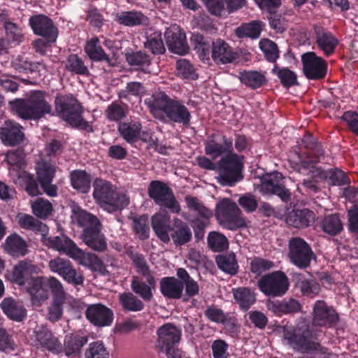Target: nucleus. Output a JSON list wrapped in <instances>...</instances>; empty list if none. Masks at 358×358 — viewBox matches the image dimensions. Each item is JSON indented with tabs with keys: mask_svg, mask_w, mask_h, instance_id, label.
Here are the masks:
<instances>
[{
	"mask_svg": "<svg viewBox=\"0 0 358 358\" xmlns=\"http://www.w3.org/2000/svg\"><path fill=\"white\" fill-rule=\"evenodd\" d=\"M215 262L222 271L230 275H236L238 272L239 266L234 252L217 255Z\"/></svg>",
	"mask_w": 358,
	"mask_h": 358,
	"instance_id": "obj_43",
	"label": "nucleus"
},
{
	"mask_svg": "<svg viewBox=\"0 0 358 358\" xmlns=\"http://www.w3.org/2000/svg\"><path fill=\"white\" fill-rule=\"evenodd\" d=\"M257 189L263 196L275 195L286 203L291 200L290 190L273 175L266 174L262 177Z\"/></svg>",
	"mask_w": 358,
	"mask_h": 358,
	"instance_id": "obj_17",
	"label": "nucleus"
},
{
	"mask_svg": "<svg viewBox=\"0 0 358 358\" xmlns=\"http://www.w3.org/2000/svg\"><path fill=\"white\" fill-rule=\"evenodd\" d=\"M303 72L308 80H320L327 73V62L315 52H308L302 55Z\"/></svg>",
	"mask_w": 358,
	"mask_h": 358,
	"instance_id": "obj_16",
	"label": "nucleus"
},
{
	"mask_svg": "<svg viewBox=\"0 0 358 358\" xmlns=\"http://www.w3.org/2000/svg\"><path fill=\"white\" fill-rule=\"evenodd\" d=\"M65 69L76 75L88 76L90 74L83 59L76 54H71L67 57Z\"/></svg>",
	"mask_w": 358,
	"mask_h": 358,
	"instance_id": "obj_53",
	"label": "nucleus"
},
{
	"mask_svg": "<svg viewBox=\"0 0 358 358\" xmlns=\"http://www.w3.org/2000/svg\"><path fill=\"white\" fill-rule=\"evenodd\" d=\"M259 290L265 295L281 296L289 289L287 276L281 271H277L262 276L257 282Z\"/></svg>",
	"mask_w": 358,
	"mask_h": 358,
	"instance_id": "obj_11",
	"label": "nucleus"
},
{
	"mask_svg": "<svg viewBox=\"0 0 358 358\" xmlns=\"http://www.w3.org/2000/svg\"><path fill=\"white\" fill-rule=\"evenodd\" d=\"M190 41L194 48L199 52V57L203 60H209L212 49V41L199 33L192 34Z\"/></svg>",
	"mask_w": 358,
	"mask_h": 358,
	"instance_id": "obj_45",
	"label": "nucleus"
},
{
	"mask_svg": "<svg viewBox=\"0 0 358 358\" xmlns=\"http://www.w3.org/2000/svg\"><path fill=\"white\" fill-rule=\"evenodd\" d=\"M85 358H109V352L102 341H94L85 350Z\"/></svg>",
	"mask_w": 358,
	"mask_h": 358,
	"instance_id": "obj_61",
	"label": "nucleus"
},
{
	"mask_svg": "<svg viewBox=\"0 0 358 358\" xmlns=\"http://www.w3.org/2000/svg\"><path fill=\"white\" fill-rule=\"evenodd\" d=\"M310 38L326 57H330L336 52L339 40L328 28L315 24L309 32Z\"/></svg>",
	"mask_w": 358,
	"mask_h": 358,
	"instance_id": "obj_13",
	"label": "nucleus"
},
{
	"mask_svg": "<svg viewBox=\"0 0 358 358\" xmlns=\"http://www.w3.org/2000/svg\"><path fill=\"white\" fill-rule=\"evenodd\" d=\"M119 302L125 312H138L145 308L144 303L131 292L120 294Z\"/></svg>",
	"mask_w": 358,
	"mask_h": 358,
	"instance_id": "obj_49",
	"label": "nucleus"
},
{
	"mask_svg": "<svg viewBox=\"0 0 358 358\" xmlns=\"http://www.w3.org/2000/svg\"><path fill=\"white\" fill-rule=\"evenodd\" d=\"M55 108L57 115L72 127L88 133L94 131L90 123L83 117L84 109L81 103L72 94H57Z\"/></svg>",
	"mask_w": 358,
	"mask_h": 358,
	"instance_id": "obj_4",
	"label": "nucleus"
},
{
	"mask_svg": "<svg viewBox=\"0 0 358 358\" xmlns=\"http://www.w3.org/2000/svg\"><path fill=\"white\" fill-rule=\"evenodd\" d=\"M19 226L25 230L44 234L48 231L47 225L29 214L20 213L16 217Z\"/></svg>",
	"mask_w": 358,
	"mask_h": 358,
	"instance_id": "obj_36",
	"label": "nucleus"
},
{
	"mask_svg": "<svg viewBox=\"0 0 358 358\" xmlns=\"http://www.w3.org/2000/svg\"><path fill=\"white\" fill-rule=\"evenodd\" d=\"M243 158L234 152L221 157L217 162V181L220 185L233 187L243 180Z\"/></svg>",
	"mask_w": 358,
	"mask_h": 358,
	"instance_id": "obj_7",
	"label": "nucleus"
},
{
	"mask_svg": "<svg viewBox=\"0 0 358 358\" xmlns=\"http://www.w3.org/2000/svg\"><path fill=\"white\" fill-rule=\"evenodd\" d=\"M116 21L127 27H135L147 24L148 18L141 12L131 10L118 13L116 15Z\"/></svg>",
	"mask_w": 358,
	"mask_h": 358,
	"instance_id": "obj_40",
	"label": "nucleus"
},
{
	"mask_svg": "<svg viewBox=\"0 0 358 358\" xmlns=\"http://www.w3.org/2000/svg\"><path fill=\"white\" fill-rule=\"evenodd\" d=\"M208 248L213 252H222L228 248L229 242L224 235L217 231H210L207 237Z\"/></svg>",
	"mask_w": 358,
	"mask_h": 358,
	"instance_id": "obj_58",
	"label": "nucleus"
},
{
	"mask_svg": "<svg viewBox=\"0 0 358 358\" xmlns=\"http://www.w3.org/2000/svg\"><path fill=\"white\" fill-rule=\"evenodd\" d=\"M142 125L138 122H120L118 131L120 136L129 143H134L141 138Z\"/></svg>",
	"mask_w": 358,
	"mask_h": 358,
	"instance_id": "obj_39",
	"label": "nucleus"
},
{
	"mask_svg": "<svg viewBox=\"0 0 358 358\" xmlns=\"http://www.w3.org/2000/svg\"><path fill=\"white\" fill-rule=\"evenodd\" d=\"M320 227L326 234L336 236L343 230V223L337 214L325 216L320 222Z\"/></svg>",
	"mask_w": 358,
	"mask_h": 358,
	"instance_id": "obj_51",
	"label": "nucleus"
},
{
	"mask_svg": "<svg viewBox=\"0 0 358 358\" xmlns=\"http://www.w3.org/2000/svg\"><path fill=\"white\" fill-rule=\"evenodd\" d=\"M85 314L89 322L97 327H109L114 319L113 311L100 303L89 305Z\"/></svg>",
	"mask_w": 358,
	"mask_h": 358,
	"instance_id": "obj_20",
	"label": "nucleus"
},
{
	"mask_svg": "<svg viewBox=\"0 0 358 358\" xmlns=\"http://www.w3.org/2000/svg\"><path fill=\"white\" fill-rule=\"evenodd\" d=\"M31 209L37 217L45 219L51 214L52 206L49 201L39 198L31 205Z\"/></svg>",
	"mask_w": 358,
	"mask_h": 358,
	"instance_id": "obj_63",
	"label": "nucleus"
},
{
	"mask_svg": "<svg viewBox=\"0 0 358 358\" xmlns=\"http://www.w3.org/2000/svg\"><path fill=\"white\" fill-rule=\"evenodd\" d=\"M215 216L221 224L230 230L246 226L241 210L230 199H223L216 204Z\"/></svg>",
	"mask_w": 358,
	"mask_h": 358,
	"instance_id": "obj_9",
	"label": "nucleus"
},
{
	"mask_svg": "<svg viewBox=\"0 0 358 358\" xmlns=\"http://www.w3.org/2000/svg\"><path fill=\"white\" fill-rule=\"evenodd\" d=\"M37 266L31 260H21L13 267L11 280L20 285H24L26 279L31 274L37 273Z\"/></svg>",
	"mask_w": 358,
	"mask_h": 358,
	"instance_id": "obj_32",
	"label": "nucleus"
},
{
	"mask_svg": "<svg viewBox=\"0 0 358 358\" xmlns=\"http://www.w3.org/2000/svg\"><path fill=\"white\" fill-rule=\"evenodd\" d=\"M131 227L133 232L141 241L149 238L150 228L148 216L145 214L132 217Z\"/></svg>",
	"mask_w": 358,
	"mask_h": 358,
	"instance_id": "obj_46",
	"label": "nucleus"
},
{
	"mask_svg": "<svg viewBox=\"0 0 358 358\" xmlns=\"http://www.w3.org/2000/svg\"><path fill=\"white\" fill-rule=\"evenodd\" d=\"M185 201L187 208L190 210L197 213L201 217L208 220L213 216L212 211L206 208L197 197L186 196Z\"/></svg>",
	"mask_w": 358,
	"mask_h": 358,
	"instance_id": "obj_59",
	"label": "nucleus"
},
{
	"mask_svg": "<svg viewBox=\"0 0 358 358\" xmlns=\"http://www.w3.org/2000/svg\"><path fill=\"white\" fill-rule=\"evenodd\" d=\"M339 316L332 306L324 301L318 300L313 308V324L315 326L331 327L337 324Z\"/></svg>",
	"mask_w": 358,
	"mask_h": 358,
	"instance_id": "obj_21",
	"label": "nucleus"
},
{
	"mask_svg": "<svg viewBox=\"0 0 358 358\" xmlns=\"http://www.w3.org/2000/svg\"><path fill=\"white\" fill-rule=\"evenodd\" d=\"M28 292L31 296V299L34 303H40L45 301L48 297V292L44 287L43 278L42 277H37L32 278Z\"/></svg>",
	"mask_w": 358,
	"mask_h": 358,
	"instance_id": "obj_47",
	"label": "nucleus"
},
{
	"mask_svg": "<svg viewBox=\"0 0 358 358\" xmlns=\"http://www.w3.org/2000/svg\"><path fill=\"white\" fill-rule=\"evenodd\" d=\"M48 266L52 272L57 273L68 284L74 287L83 286V271L75 268L70 260L58 257L51 259Z\"/></svg>",
	"mask_w": 358,
	"mask_h": 358,
	"instance_id": "obj_12",
	"label": "nucleus"
},
{
	"mask_svg": "<svg viewBox=\"0 0 358 358\" xmlns=\"http://www.w3.org/2000/svg\"><path fill=\"white\" fill-rule=\"evenodd\" d=\"M273 266L274 263L272 261L260 257H254L250 262V271L256 277L260 276Z\"/></svg>",
	"mask_w": 358,
	"mask_h": 358,
	"instance_id": "obj_60",
	"label": "nucleus"
},
{
	"mask_svg": "<svg viewBox=\"0 0 358 358\" xmlns=\"http://www.w3.org/2000/svg\"><path fill=\"white\" fill-rule=\"evenodd\" d=\"M265 26V23L259 20H252L242 23L235 29L234 33L238 38H249L255 40L260 37Z\"/></svg>",
	"mask_w": 358,
	"mask_h": 358,
	"instance_id": "obj_30",
	"label": "nucleus"
},
{
	"mask_svg": "<svg viewBox=\"0 0 358 358\" xmlns=\"http://www.w3.org/2000/svg\"><path fill=\"white\" fill-rule=\"evenodd\" d=\"M6 244L7 250L13 255L24 256L28 252L26 241L17 234L8 236L6 239Z\"/></svg>",
	"mask_w": 358,
	"mask_h": 358,
	"instance_id": "obj_50",
	"label": "nucleus"
},
{
	"mask_svg": "<svg viewBox=\"0 0 358 358\" xmlns=\"http://www.w3.org/2000/svg\"><path fill=\"white\" fill-rule=\"evenodd\" d=\"M324 153L325 151L321 143L313 134L306 132L301 138L299 147L294 151L296 159L292 160V164L294 169L299 171L307 170L311 167L309 176L320 183L328 178L329 173L321 167L312 165L318 163L324 157Z\"/></svg>",
	"mask_w": 358,
	"mask_h": 358,
	"instance_id": "obj_2",
	"label": "nucleus"
},
{
	"mask_svg": "<svg viewBox=\"0 0 358 358\" xmlns=\"http://www.w3.org/2000/svg\"><path fill=\"white\" fill-rule=\"evenodd\" d=\"M166 43L170 52L184 55L189 51L186 36L180 30L167 29L165 32Z\"/></svg>",
	"mask_w": 358,
	"mask_h": 358,
	"instance_id": "obj_27",
	"label": "nucleus"
},
{
	"mask_svg": "<svg viewBox=\"0 0 358 358\" xmlns=\"http://www.w3.org/2000/svg\"><path fill=\"white\" fill-rule=\"evenodd\" d=\"M283 338L295 352L311 355L313 358H333L334 353L317 342L316 337L308 327L286 328Z\"/></svg>",
	"mask_w": 358,
	"mask_h": 358,
	"instance_id": "obj_3",
	"label": "nucleus"
},
{
	"mask_svg": "<svg viewBox=\"0 0 358 358\" xmlns=\"http://www.w3.org/2000/svg\"><path fill=\"white\" fill-rule=\"evenodd\" d=\"M127 254L132 261L133 264L136 268V272L139 275L152 274L150 266L143 254L134 251H131Z\"/></svg>",
	"mask_w": 358,
	"mask_h": 358,
	"instance_id": "obj_62",
	"label": "nucleus"
},
{
	"mask_svg": "<svg viewBox=\"0 0 358 358\" xmlns=\"http://www.w3.org/2000/svg\"><path fill=\"white\" fill-rule=\"evenodd\" d=\"M148 194L157 206L166 208L173 213H180V203L173 189L164 182L152 180L148 187Z\"/></svg>",
	"mask_w": 358,
	"mask_h": 358,
	"instance_id": "obj_8",
	"label": "nucleus"
},
{
	"mask_svg": "<svg viewBox=\"0 0 358 358\" xmlns=\"http://www.w3.org/2000/svg\"><path fill=\"white\" fill-rule=\"evenodd\" d=\"M83 242L92 250L102 252L107 249V243L104 234L101 232V224L87 226L82 233Z\"/></svg>",
	"mask_w": 358,
	"mask_h": 358,
	"instance_id": "obj_24",
	"label": "nucleus"
},
{
	"mask_svg": "<svg viewBox=\"0 0 358 358\" xmlns=\"http://www.w3.org/2000/svg\"><path fill=\"white\" fill-rule=\"evenodd\" d=\"M1 308L8 317L16 322L22 321L27 316L24 307L11 298H5L1 303Z\"/></svg>",
	"mask_w": 358,
	"mask_h": 358,
	"instance_id": "obj_37",
	"label": "nucleus"
},
{
	"mask_svg": "<svg viewBox=\"0 0 358 358\" xmlns=\"http://www.w3.org/2000/svg\"><path fill=\"white\" fill-rule=\"evenodd\" d=\"M73 217L79 226L84 228L94 224L101 225L100 221L95 215L81 209L80 207L73 209Z\"/></svg>",
	"mask_w": 358,
	"mask_h": 358,
	"instance_id": "obj_56",
	"label": "nucleus"
},
{
	"mask_svg": "<svg viewBox=\"0 0 358 358\" xmlns=\"http://www.w3.org/2000/svg\"><path fill=\"white\" fill-rule=\"evenodd\" d=\"M211 57L216 64H229L236 59V53L231 47L223 39L212 41Z\"/></svg>",
	"mask_w": 358,
	"mask_h": 358,
	"instance_id": "obj_26",
	"label": "nucleus"
},
{
	"mask_svg": "<svg viewBox=\"0 0 358 358\" xmlns=\"http://www.w3.org/2000/svg\"><path fill=\"white\" fill-rule=\"evenodd\" d=\"M233 296L240 308L247 311L256 301L255 294L248 287L233 289Z\"/></svg>",
	"mask_w": 358,
	"mask_h": 358,
	"instance_id": "obj_41",
	"label": "nucleus"
},
{
	"mask_svg": "<svg viewBox=\"0 0 358 358\" xmlns=\"http://www.w3.org/2000/svg\"><path fill=\"white\" fill-rule=\"evenodd\" d=\"M315 213L308 209H294L287 213L285 217L286 223L295 228L303 229L310 226L315 220Z\"/></svg>",
	"mask_w": 358,
	"mask_h": 358,
	"instance_id": "obj_28",
	"label": "nucleus"
},
{
	"mask_svg": "<svg viewBox=\"0 0 358 358\" xmlns=\"http://www.w3.org/2000/svg\"><path fill=\"white\" fill-rule=\"evenodd\" d=\"M144 48L153 55H162L166 52L161 32L155 31L146 35Z\"/></svg>",
	"mask_w": 358,
	"mask_h": 358,
	"instance_id": "obj_52",
	"label": "nucleus"
},
{
	"mask_svg": "<svg viewBox=\"0 0 358 358\" xmlns=\"http://www.w3.org/2000/svg\"><path fill=\"white\" fill-rule=\"evenodd\" d=\"M145 104L153 117L164 123L182 124L185 127L190 125L191 112L180 99L161 92L145 99Z\"/></svg>",
	"mask_w": 358,
	"mask_h": 358,
	"instance_id": "obj_1",
	"label": "nucleus"
},
{
	"mask_svg": "<svg viewBox=\"0 0 358 358\" xmlns=\"http://www.w3.org/2000/svg\"><path fill=\"white\" fill-rule=\"evenodd\" d=\"M159 288L164 297L180 299L182 296L184 283L175 277H164L160 280Z\"/></svg>",
	"mask_w": 358,
	"mask_h": 358,
	"instance_id": "obj_29",
	"label": "nucleus"
},
{
	"mask_svg": "<svg viewBox=\"0 0 358 358\" xmlns=\"http://www.w3.org/2000/svg\"><path fill=\"white\" fill-rule=\"evenodd\" d=\"M175 227L171 237L176 245H183L189 243L192 238V234L189 226L182 220H175Z\"/></svg>",
	"mask_w": 358,
	"mask_h": 358,
	"instance_id": "obj_42",
	"label": "nucleus"
},
{
	"mask_svg": "<svg viewBox=\"0 0 358 358\" xmlns=\"http://www.w3.org/2000/svg\"><path fill=\"white\" fill-rule=\"evenodd\" d=\"M288 248L290 262L301 269L309 267L312 259L315 257L310 245L302 238H290Z\"/></svg>",
	"mask_w": 358,
	"mask_h": 358,
	"instance_id": "obj_10",
	"label": "nucleus"
},
{
	"mask_svg": "<svg viewBox=\"0 0 358 358\" xmlns=\"http://www.w3.org/2000/svg\"><path fill=\"white\" fill-rule=\"evenodd\" d=\"M157 348L164 352L168 358H179L175 356V346L181 338V330L171 323H166L157 329Z\"/></svg>",
	"mask_w": 358,
	"mask_h": 358,
	"instance_id": "obj_14",
	"label": "nucleus"
},
{
	"mask_svg": "<svg viewBox=\"0 0 358 358\" xmlns=\"http://www.w3.org/2000/svg\"><path fill=\"white\" fill-rule=\"evenodd\" d=\"M87 342V338L78 334L65 336L63 351L68 357L80 353L82 347Z\"/></svg>",
	"mask_w": 358,
	"mask_h": 358,
	"instance_id": "obj_38",
	"label": "nucleus"
},
{
	"mask_svg": "<svg viewBox=\"0 0 358 358\" xmlns=\"http://www.w3.org/2000/svg\"><path fill=\"white\" fill-rule=\"evenodd\" d=\"M142 276L145 278V281L140 276L132 277L131 289L145 301H150L153 298L152 291L156 287V280L152 274L142 275Z\"/></svg>",
	"mask_w": 358,
	"mask_h": 358,
	"instance_id": "obj_25",
	"label": "nucleus"
},
{
	"mask_svg": "<svg viewBox=\"0 0 358 358\" xmlns=\"http://www.w3.org/2000/svg\"><path fill=\"white\" fill-rule=\"evenodd\" d=\"M178 76L183 79L196 80L198 76L192 64L187 59H179L176 62Z\"/></svg>",
	"mask_w": 358,
	"mask_h": 358,
	"instance_id": "obj_64",
	"label": "nucleus"
},
{
	"mask_svg": "<svg viewBox=\"0 0 358 358\" xmlns=\"http://www.w3.org/2000/svg\"><path fill=\"white\" fill-rule=\"evenodd\" d=\"M152 227L156 236L164 243L170 241L169 231H173L170 224V217L167 215L156 214L152 218Z\"/></svg>",
	"mask_w": 358,
	"mask_h": 358,
	"instance_id": "obj_33",
	"label": "nucleus"
},
{
	"mask_svg": "<svg viewBox=\"0 0 358 358\" xmlns=\"http://www.w3.org/2000/svg\"><path fill=\"white\" fill-rule=\"evenodd\" d=\"M239 78L242 84L252 90L262 87L267 82L264 74L257 71H244L240 73Z\"/></svg>",
	"mask_w": 358,
	"mask_h": 358,
	"instance_id": "obj_44",
	"label": "nucleus"
},
{
	"mask_svg": "<svg viewBox=\"0 0 358 358\" xmlns=\"http://www.w3.org/2000/svg\"><path fill=\"white\" fill-rule=\"evenodd\" d=\"M259 45L268 62L271 63L276 62L280 56V51L275 42L268 38H263L260 40Z\"/></svg>",
	"mask_w": 358,
	"mask_h": 358,
	"instance_id": "obj_57",
	"label": "nucleus"
},
{
	"mask_svg": "<svg viewBox=\"0 0 358 358\" xmlns=\"http://www.w3.org/2000/svg\"><path fill=\"white\" fill-rule=\"evenodd\" d=\"M55 166L48 162L38 163L36 178L40 185L52 182L55 174Z\"/></svg>",
	"mask_w": 358,
	"mask_h": 358,
	"instance_id": "obj_55",
	"label": "nucleus"
},
{
	"mask_svg": "<svg viewBox=\"0 0 358 358\" xmlns=\"http://www.w3.org/2000/svg\"><path fill=\"white\" fill-rule=\"evenodd\" d=\"M29 24L36 35L42 36L48 42L56 41L58 29L49 17L43 14L32 15L29 20Z\"/></svg>",
	"mask_w": 358,
	"mask_h": 358,
	"instance_id": "obj_18",
	"label": "nucleus"
},
{
	"mask_svg": "<svg viewBox=\"0 0 358 358\" xmlns=\"http://www.w3.org/2000/svg\"><path fill=\"white\" fill-rule=\"evenodd\" d=\"M85 51L89 58L94 62H105L108 66H113L112 59L105 52L101 47V41L97 37L89 40L85 47Z\"/></svg>",
	"mask_w": 358,
	"mask_h": 358,
	"instance_id": "obj_31",
	"label": "nucleus"
},
{
	"mask_svg": "<svg viewBox=\"0 0 358 358\" xmlns=\"http://www.w3.org/2000/svg\"><path fill=\"white\" fill-rule=\"evenodd\" d=\"M48 242L51 248L73 259L81 261L85 258L84 251L79 248L70 238L64 234L49 237Z\"/></svg>",
	"mask_w": 358,
	"mask_h": 358,
	"instance_id": "obj_19",
	"label": "nucleus"
},
{
	"mask_svg": "<svg viewBox=\"0 0 358 358\" xmlns=\"http://www.w3.org/2000/svg\"><path fill=\"white\" fill-rule=\"evenodd\" d=\"M11 110L23 120H38L46 115H54L52 107L42 91L34 92L27 99H17L9 102Z\"/></svg>",
	"mask_w": 358,
	"mask_h": 358,
	"instance_id": "obj_5",
	"label": "nucleus"
},
{
	"mask_svg": "<svg viewBox=\"0 0 358 358\" xmlns=\"http://www.w3.org/2000/svg\"><path fill=\"white\" fill-rule=\"evenodd\" d=\"M33 345L38 349H43L53 353H60L63 351L62 345L52 332L45 327H41L34 331L32 338Z\"/></svg>",
	"mask_w": 358,
	"mask_h": 358,
	"instance_id": "obj_22",
	"label": "nucleus"
},
{
	"mask_svg": "<svg viewBox=\"0 0 358 358\" xmlns=\"http://www.w3.org/2000/svg\"><path fill=\"white\" fill-rule=\"evenodd\" d=\"M272 72L278 76L280 83L285 88L298 85L296 74L289 68H279L275 66Z\"/></svg>",
	"mask_w": 358,
	"mask_h": 358,
	"instance_id": "obj_54",
	"label": "nucleus"
},
{
	"mask_svg": "<svg viewBox=\"0 0 358 358\" xmlns=\"http://www.w3.org/2000/svg\"><path fill=\"white\" fill-rule=\"evenodd\" d=\"M93 196L103 210L113 213L126 208L129 204V198L123 192H117L108 181L96 179L94 182Z\"/></svg>",
	"mask_w": 358,
	"mask_h": 358,
	"instance_id": "obj_6",
	"label": "nucleus"
},
{
	"mask_svg": "<svg viewBox=\"0 0 358 358\" xmlns=\"http://www.w3.org/2000/svg\"><path fill=\"white\" fill-rule=\"evenodd\" d=\"M125 59L129 66L143 71L152 64L151 57L143 50H127Z\"/></svg>",
	"mask_w": 358,
	"mask_h": 358,
	"instance_id": "obj_35",
	"label": "nucleus"
},
{
	"mask_svg": "<svg viewBox=\"0 0 358 358\" xmlns=\"http://www.w3.org/2000/svg\"><path fill=\"white\" fill-rule=\"evenodd\" d=\"M22 127L13 120H6L0 126V139L7 146H15L23 142Z\"/></svg>",
	"mask_w": 358,
	"mask_h": 358,
	"instance_id": "obj_23",
	"label": "nucleus"
},
{
	"mask_svg": "<svg viewBox=\"0 0 358 358\" xmlns=\"http://www.w3.org/2000/svg\"><path fill=\"white\" fill-rule=\"evenodd\" d=\"M203 144L205 154L212 159H217L234 152L233 139L226 135L213 133L207 137Z\"/></svg>",
	"mask_w": 358,
	"mask_h": 358,
	"instance_id": "obj_15",
	"label": "nucleus"
},
{
	"mask_svg": "<svg viewBox=\"0 0 358 358\" xmlns=\"http://www.w3.org/2000/svg\"><path fill=\"white\" fill-rule=\"evenodd\" d=\"M268 307L275 316L278 317L296 313L301 310L300 303L294 299H290L288 301H271L268 304Z\"/></svg>",
	"mask_w": 358,
	"mask_h": 358,
	"instance_id": "obj_34",
	"label": "nucleus"
},
{
	"mask_svg": "<svg viewBox=\"0 0 358 358\" xmlns=\"http://www.w3.org/2000/svg\"><path fill=\"white\" fill-rule=\"evenodd\" d=\"M91 181V176L85 171L75 170L71 173V186L83 193L89 191Z\"/></svg>",
	"mask_w": 358,
	"mask_h": 358,
	"instance_id": "obj_48",
	"label": "nucleus"
}]
</instances>
